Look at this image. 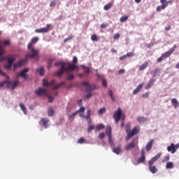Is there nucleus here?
<instances>
[{"label":"nucleus","mask_w":179,"mask_h":179,"mask_svg":"<svg viewBox=\"0 0 179 179\" xmlns=\"http://www.w3.org/2000/svg\"><path fill=\"white\" fill-rule=\"evenodd\" d=\"M37 41H38V37L32 38L31 43L27 45V48L28 50H30V52L27 54L25 59H22L14 64V71H16L17 68L23 66V65H24L27 62L28 58H34V57H37V55H38V50L31 47V45H33V44H36Z\"/></svg>","instance_id":"f257e3e1"},{"label":"nucleus","mask_w":179,"mask_h":179,"mask_svg":"<svg viewBox=\"0 0 179 179\" xmlns=\"http://www.w3.org/2000/svg\"><path fill=\"white\" fill-rule=\"evenodd\" d=\"M55 84V80H52L50 82H48L47 80H43V85L45 87H47L48 86H53L52 89L53 90H55L57 89H59L61 86H64L65 85L64 82H61L59 84Z\"/></svg>","instance_id":"f03ea898"},{"label":"nucleus","mask_w":179,"mask_h":179,"mask_svg":"<svg viewBox=\"0 0 179 179\" xmlns=\"http://www.w3.org/2000/svg\"><path fill=\"white\" fill-rule=\"evenodd\" d=\"M140 129H141L139 128V127H135L131 131H128V130H127L126 132L127 134V136H126V141L131 139L132 136L136 135V134L139 132Z\"/></svg>","instance_id":"7ed1b4c3"},{"label":"nucleus","mask_w":179,"mask_h":179,"mask_svg":"<svg viewBox=\"0 0 179 179\" xmlns=\"http://www.w3.org/2000/svg\"><path fill=\"white\" fill-rule=\"evenodd\" d=\"M160 2L162 5L157 7L158 12H160V10H164V9L169 6V4L171 5L173 3V1H167L166 0H160Z\"/></svg>","instance_id":"20e7f679"},{"label":"nucleus","mask_w":179,"mask_h":179,"mask_svg":"<svg viewBox=\"0 0 179 179\" xmlns=\"http://www.w3.org/2000/svg\"><path fill=\"white\" fill-rule=\"evenodd\" d=\"M176 50V46L173 48H171L168 52H165L163 54L159 59H158V62H162V61H164V59H166V58H169L173 52H174Z\"/></svg>","instance_id":"39448f33"},{"label":"nucleus","mask_w":179,"mask_h":179,"mask_svg":"<svg viewBox=\"0 0 179 179\" xmlns=\"http://www.w3.org/2000/svg\"><path fill=\"white\" fill-rule=\"evenodd\" d=\"M81 85L85 86L86 92H92V90H96V85L94 84H90L87 81H83Z\"/></svg>","instance_id":"423d86ee"},{"label":"nucleus","mask_w":179,"mask_h":179,"mask_svg":"<svg viewBox=\"0 0 179 179\" xmlns=\"http://www.w3.org/2000/svg\"><path fill=\"white\" fill-rule=\"evenodd\" d=\"M122 115V113L121 111V108H118L116 111H115L113 115V118L115 120V122L118 124L120 120H121V116Z\"/></svg>","instance_id":"0eeeda50"},{"label":"nucleus","mask_w":179,"mask_h":179,"mask_svg":"<svg viewBox=\"0 0 179 179\" xmlns=\"http://www.w3.org/2000/svg\"><path fill=\"white\" fill-rule=\"evenodd\" d=\"M138 146V140H133L131 143H129L125 147V150H131V149H134V148H136Z\"/></svg>","instance_id":"6e6552de"},{"label":"nucleus","mask_w":179,"mask_h":179,"mask_svg":"<svg viewBox=\"0 0 179 179\" xmlns=\"http://www.w3.org/2000/svg\"><path fill=\"white\" fill-rule=\"evenodd\" d=\"M179 148V143L174 145V143H171V145L167 147L168 152H170L172 154H174L177 152V149Z\"/></svg>","instance_id":"1a4fd4ad"},{"label":"nucleus","mask_w":179,"mask_h":179,"mask_svg":"<svg viewBox=\"0 0 179 179\" xmlns=\"http://www.w3.org/2000/svg\"><path fill=\"white\" fill-rule=\"evenodd\" d=\"M50 27H51V24H48L46 25V27L45 28L36 29L35 30V33H48V31H50Z\"/></svg>","instance_id":"9d476101"},{"label":"nucleus","mask_w":179,"mask_h":179,"mask_svg":"<svg viewBox=\"0 0 179 179\" xmlns=\"http://www.w3.org/2000/svg\"><path fill=\"white\" fill-rule=\"evenodd\" d=\"M66 72H71V71H75V69L79 70V66L73 64H69L66 67H65Z\"/></svg>","instance_id":"9b49d317"},{"label":"nucleus","mask_w":179,"mask_h":179,"mask_svg":"<svg viewBox=\"0 0 179 179\" xmlns=\"http://www.w3.org/2000/svg\"><path fill=\"white\" fill-rule=\"evenodd\" d=\"M29 72V69H24L19 74L17 75V78H23L24 79H27L28 76L26 75V73Z\"/></svg>","instance_id":"f8f14e48"},{"label":"nucleus","mask_w":179,"mask_h":179,"mask_svg":"<svg viewBox=\"0 0 179 179\" xmlns=\"http://www.w3.org/2000/svg\"><path fill=\"white\" fill-rule=\"evenodd\" d=\"M35 93L37 94V96H45L47 94V90H45V89L39 87L38 90H36Z\"/></svg>","instance_id":"ddd939ff"},{"label":"nucleus","mask_w":179,"mask_h":179,"mask_svg":"<svg viewBox=\"0 0 179 179\" xmlns=\"http://www.w3.org/2000/svg\"><path fill=\"white\" fill-rule=\"evenodd\" d=\"M66 66V64H62L61 69L55 73L56 76H62V75H64V72L66 71L65 69Z\"/></svg>","instance_id":"4468645a"},{"label":"nucleus","mask_w":179,"mask_h":179,"mask_svg":"<svg viewBox=\"0 0 179 179\" xmlns=\"http://www.w3.org/2000/svg\"><path fill=\"white\" fill-rule=\"evenodd\" d=\"M145 159H146V157L145 156V149H142L141 152V157L138 159L137 163L138 164H141V163H143V162H145Z\"/></svg>","instance_id":"2eb2a0df"},{"label":"nucleus","mask_w":179,"mask_h":179,"mask_svg":"<svg viewBox=\"0 0 179 179\" xmlns=\"http://www.w3.org/2000/svg\"><path fill=\"white\" fill-rule=\"evenodd\" d=\"M19 81L15 80L13 82L7 80V87H10L11 89H15L17 86Z\"/></svg>","instance_id":"dca6fc26"},{"label":"nucleus","mask_w":179,"mask_h":179,"mask_svg":"<svg viewBox=\"0 0 179 179\" xmlns=\"http://www.w3.org/2000/svg\"><path fill=\"white\" fill-rule=\"evenodd\" d=\"M143 85H145V83H140L137 87L133 91V94H138L141 90H142V87H143Z\"/></svg>","instance_id":"f3484780"},{"label":"nucleus","mask_w":179,"mask_h":179,"mask_svg":"<svg viewBox=\"0 0 179 179\" xmlns=\"http://www.w3.org/2000/svg\"><path fill=\"white\" fill-rule=\"evenodd\" d=\"M8 64H13V62L16 61V55H13L7 57Z\"/></svg>","instance_id":"a211bd4d"},{"label":"nucleus","mask_w":179,"mask_h":179,"mask_svg":"<svg viewBox=\"0 0 179 179\" xmlns=\"http://www.w3.org/2000/svg\"><path fill=\"white\" fill-rule=\"evenodd\" d=\"M90 113H91L90 109H87V115L85 116V119L87 121V124H89L90 125V124H92V119H90Z\"/></svg>","instance_id":"6ab92c4d"},{"label":"nucleus","mask_w":179,"mask_h":179,"mask_svg":"<svg viewBox=\"0 0 179 179\" xmlns=\"http://www.w3.org/2000/svg\"><path fill=\"white\" fill-rule=\"evenodd\" d=\"M41 122L44 127V128H48V122H50V120L47 118H42Z\"/></svg>","instance_id":"aec40b11"},{"label":"nucleus","mask_w":179,"mask_h":179,"mask_svg":"<svg viewBox=\"0 0 179 179\" xmlns=\"http://www.w3.org/2000/svg\"><path fill=\"white\" fill-rule=\"evenodd\" d=\"M153 145V140H150L145 145V150H147V152H149V150H150V149H152V146Z\"/></svg>","instance_id":"412c9836"},{"label":"nucleus","mask_w":179,"mask_h":179,"mask_svg":"<svg viewBox=\"0 0 179 179\" xmlns=\"http://www.w3.org/2000/svg\"><path fill=\"white\" fill-rule=\"evenodd\" d=\"M156 162H157V155H155L150 161H148V166H153Z\"/></svg>","instance_id":"4be33fe9"},{"label":"nucleus","mask_w":179,"mask_h":179,"mask_svg":"<svg viewBox=\"0 0 179 179\" xmlns=\"http://www.w3.org/2000/svg\"><path fill=\"white\" fill-rule=\"evenodd\" d=\"M137 121L139 122V124H143V122H146V121H148V118L139 116L137 117Z\"/></svg>","instance_id":"5701e85b"},{"label":"nucleus","mask_w":179,"mask_h":179,"mask_svg":"<svg viewBox=\"0 0 179 179\" xmlns=\"http://www.w3.org/2000/svg\"><path fill=\"white\" fill-rule=\"evenodd\" d=\"M171 104H173L175 108H178L179 107V103L178 101L176 98H173L171 100Z\"/></svg>","instance_id":"b1692460"},{"label":"nucleus","mask_w":179,"mask_h":179,"mask_svg":"<svg viewBox=\"0 0 179 179\" xmlns=\"http://www.w3.org/2000/svg\"><path fill=\"white\" fill-rule=\"evenodd\" d=\"M112 148L113 152V153H115V155H120L121 153V146H119L117 148H114V146H113Z\"/></svg>","instance_id":"393cba45"},{"label":"nucleus","mask_w":179,"mask_h":179,"mask_svg":"<svg viewBox=\"0 0 179 179\" xmlns=\"http://www.w3.org/2000/svg\"><path fill=\"white\" fill-rule=\"evenodd\" d=\"M104 128H106L104 124H100L95 127V131L96 132H99V131H101V129H104Z\"/></svg>","instance_id":"a878e982"},{"label":"nucleus","mask_w":179,"mask_h":179,"mask_svg":"<svg viewBox=\"0 0 179 179\" xmlns=\"http://www.w3.org/2000/svg\"><path fill=\"white\" fill-rule=\"evenodd\" d=\"M149 170L152 174H155L157 173V169H156V166L153 165H149Z\"/></svg>","instance_id":"bb28decb"},{"label":"nucleus","mask_w":179,"mask_h":179,"mask_svg":"<svg viewBox=\"0 0 179 179\" xmlns=\"http://www.w3.org/2000/svg\"><path fill=\"white\" fill-rule=\"evenodd\" d=\"M105 131H106L107 136H111V127L108 126V125L106 126Z\"/></svg>","instance_id":"cd10ccee"},{"label":"nucleus","mask_w":179,"mask_h":179,"mask_svg":"<svg viewBox=\"0 0 179 179\" xmlns=\"http://www.w3.org/2000/svg\"><path fill=\"white\" fill-rule=\"evenodd\" d=\"M148 65H149V63L145 62L144 64L139 66V71H143V69H146V68H148Z\"/></svg>","instance_id":"c85d7f7f"},{"label":"nucleus","mask_w":179,"mask_h":179,"mask_svg":"<svg viewBox=\"0 0 179 179\" xmlns=\"http://www.w3.org/2000/svg\"><path fill=\"white\" fill-rule=\"evenodd\" d=\"M155 83V80L152 79L149 81V83L145 86V89H150L152 85Z\"/></svg>","instance_id":"c756f323"},{"label":"nucleus","mask_w":179,"mask_h":179,"mask_svg":"<svg viewBox=\"0 0 179 179\" xmlns=\"http://www.w3.org/2000/svg\"><path fill=\"white\" fill-rule=\"evenodd\" d=\"M4 54H5V50H3V48L2 47H0V62L3 61V58L1 57Z\"/></svg>","instance_id":"7c9ffc66"},{"label":"nucleus","mask_w":179,"mask_h":179,"mask_svg":"<svg viewBox=\"0 0 179 179\" xmlns=\"http://www.w3.org/2000/svg\"><path fill=\"white\" fill-rule=\"evenodd\" d=\"M113 6V3H108L104 6L103 9L104 10H108Z\"/></svg>","instance_id":"2f4dec72"},{"label":"nucleus","mask_w":179,"mask_h":179,"mask_svg":"<svg viewBox=\"0 0 179 179\" xmlns=\"http://www.w3.org/2000/svg\"><path fill=\"white\" fill-rule=\"evenodd\" d=\"M108 94L112 100V101H115V97L114 96V95L113 94V90H109L108 91Z\"/></svg>","instance_id":"473e14b6"},{"label":"nucleus","mask_w":179,"mask_h":179,"mask_svg":"<svg viewBox=\"0 0 179 179\" xmlns=\"http://www.w3.org/2000/svg\"><path fill=\"white\" fill-rule=\"evenodd\" d=\"M20 107L21 110H22L24 114H27V110L26 109V107H24V105L23 103H20Z\"/></svg>","instance_id":"72a5a7b5"},{"label":"nucleus","mask_w":179,"mask_h":179,"mask_svg":"<svg viewBox=\"0 0 179 179\" xmlns=\"http://www.w3.org/2000/svg\"><path fill=\"white\" fill-rule=\"evenodd\" d=\"M91 40L92 41H99V38L96 34H93L91 36Z\"/></svg>","instance_id":"f704fd0d"},{"label":"nucleus","mask_w":179,"mask_h":179,"mask_svg":"<svg viewBox=\"0 0 179 179\" xmlns=\"http://www.w3.org/2000/svg\"><path fill=\"white\" fill-rule=\"evenodd\" d=\"M174 167V164L173 162H167L166 165V169H173Z\"/></svg>","instance_id":"c9c22d12"},{"label":"nucleus","mask_w":179,"mask_h":179,"mask_svg":"<svg viewBox=\"0 0 179 179\" xmlns=\"http://www.w3.org/2000/svg\"><path fill=\"white\" fill-rule=\"evenodd\" d=\"M106 108H100L99 110H98V114L99 115H101L102 114H104V113H106Z\"/></svg>","instance_id":"e433bc0d"},{"label":"nucleus","mask_w":179,"mask_h":179,"mask_svg":"<svg viewBox=\"0 0 179 179\" xmlns=\"http://www.w3.org/2000/svg\"><path fill=\"white\" fill-rule=\"evenodd\" d=\"M127 20H128V16L127 15L122 16L120 19V22H121V23H124V22H127Z\"/></svg>","instance_id":"4c0bfd02"},{"label":"nucleus","mask_w":179,"mask_h":179,"mask_svg":"<svg viewBox=\"0 0 179 179\" xmlns=\"http://www.w3.org/2000/svg\"><path fill=\"white\" fill-rule=\"evenodd\" d=\"M93 129H94V124H90L87 127V132L90 133L92 131H93Z\"/></svg>","instance_id":"58836bf2"},{"label":"nucleus","mask_w":179,"mask_h":179,"mask_svg":"<svg viewBox=\"0 0 179 179\" xmlns=\"http://www.w3.org/2000/svg\"><path fill=\"white\" fill-rule=\"evenodd\" d=\"M108 143L113 148L114 146V143L113 142V139L111 138V136H108Z\"/></svg>","instance_id":"ea45409f"},{"label":"nucleus","mask_w":179,"mask_h":179,"mask_svg":"<svg viewBox=\"0 0 179 179\" xmlns=\"http://www.w3.org/2000/svg\"><path fill=\"white\" fill-rule=\"evenodd\" d=\"M37 72H39V75H41V76H44V68L41 67L40 69L37 70Z\"/></svg>","instance_id":"a19ab883"},{"label":"nucleus","mask_w":179,"mask_h":179,"mask_svg":"<svg viewBox=\"0 0 179 179\" xmlns=\"http://www.w3.org/2000/svg\"><path fill=\"white\" fill-rule=\"evenodd\" d=\"M3 45H10V41L9 40H4L2 42Z\"/></svg>","instance_id":"79ce46f5"},{"label":"nucleus","mask_w":179,"mask_h":179,"mask_svg":"<svg viewBox=\"0 0 179 179\" xmlns=\"http://www.w3.org/2000/svg\"><path fill=\"white\" fill-rule=\"evenodd\" d=\"M48 117H52V115H54V110L52 109H49L48 112Z\"/></svg>","instance_id":"37998d69"},{"label":"nucleus","mask_w":179,"mask_h":179,"mask_svg":"<svg viewBox=\"0 0 179 179\" xmlns=\"http://www.w3.org/2000/svg\"><path fill=\"white\" fill-rule=\"evenodd\" d=\"M74 78L75 76H73V74H67V80H72V79H73Z\"/></svg>","instance_id":"c03bdc74"},{"label":"nucleus","mask_w":179,"mask_h":179,"mask_svg":"<svg viewBox=\"0 0 179 179\" xmlns=\"http://www.w3.org/2000/svg\"><path fill=\"white\" fill-rule=\"evenodd\" d=\"M169 160H170V157L166 156L165 157L163 158L162 163H166V162H169Z\"/></svg>","instance_id":"a18cd8bd"},{"label":"nucleus","mask_w":179,"mask_h":179,"mask_svg":"<svg viewBox=\"0 0 179 179\" xmlns=\"http://www.w3.org/2000/svg\"><path fill=\"white\" fill-rule=\"evenodd\" d=\"M56 5H57V1L55 0L52 1L50 3V6L51 8H54V6H55Z\"/></svg>","instance_id":"49530a36"},{"label":"nucleus","mask_w":179,"mask_h":179,"mask_svg":"<svg viewBox=\"0 0 179 179\" xmlns=\"http://www.w3.org/2000/svg\"><path fill=\"white\" fill-rule=\"evenodd\" d=\"M5 85H8V80H4L3 82L0 83V87H3V86H5Z\"/></svg>","instance_id":"de8ad7c7"},{"label":"nucleus","mask_w":179,"mask_h":179,"mask_svg":"<svg viewBox=\"0 0 179 179\" xmlns=\"http://www.w3.org/2000/svg\"><path fill=\"white\" fill-rule=\"evenodd\" d=\"M134 55H135V53H134V52H130L126 55V57L130 58L131 57H134Z\"/></svg>","instance_id":"09e8293b"},{"label":"nucleus","mask_w":179,"mask_h":179,"mask_svg":"<svg viewBox=\"0 0 179 179\" xmlns=\"http://www.w3.org/2000/svg\"><path fill=\"white\" fill-rule=\"evenodd\" d=\"M78 114V112H74L72 115H69V120H72Z\"/></svg>","instance_id":"8fccbe9b"},{"label":"nucleus","mask_w":179,"mask_h":179,"mask_svg":"<svg viewBox=\"0 0 179 179\" xmlns=\"http://www.w3.org/2000/svg\"><path fill=\"white\" fill-rule=\"evenodd\" d=\"M62 64H66V63H65V62H55V66H59V65H60L61 68H62Z\"/></svg>","instance_id":"3c124183"},{"label":"nucleus","mask_w":179,"mask_h":179,"mask_svg":"<svg viewBox=\"0 0 179 179\" xmlns=\"http://www.w3.org/2000/svg\"><path fill=\"white\" fill-rule=\"evenodd\" d=\"M104 136H106V134H104V133H100L99 135V138L103 139Z\"/></svg>","instance_id":"603ef678"},{"label":"nucleus","mask_w":179,"mask_h":179,"mask_svg":"<svg viewBox=\"0 0 179 179\" xmlns=\"http://www.w3.org/2000/svg\"><path fill=\"white\" fill-rule=\"evenodd\" d=\"M12 65H13L12 64L8 63V64L5 66V68L6 69H10V68H12Z\"/></svg>","instance_id":"864d4df0"},{"label":"nucleus","mask_w":179,"mask_h":179,"mask_svg":"<svg viewBox=\"0 0 179 179\" xmlns=\"http://www.w3.org/2000/svg\"><path fill=\"white\" fill-rule=\"evenodd\" d=\"M0 75H1V76H6V78H9L8 75H6V73H3V71L1 70V69H0Z\"/></svg>","instance_id":"5fc2aeb1"},{"label":"nucleus","mask_w":179,"mask_h":179,"mask_svg":"<svg viewBox=\"0 0 179 179\" xmlns=\"http://www.w3.org/2000/svg\"><path fill=\"white\" fill-rule=\"evenodd\" d=\"M85 142V138H80L78 141V143H83Z\"/></svg>","instance_id":"6e6d98bb"},{"label":"nucleus","mask_w":179,"mask_h":179,"mask_svg":"<svg viewBox=\"0 0 179 179\" xmlns=\"http://www.w3.org/2000/svg\"><path fill=\"white\" fill-rule=\"evenodd\" d=\"M76 62H78V58L76 57V56H74L73 57V64L75 65V64H76Z\"/></svg>","instance_id":"4d7b16f0"},{"label":"nucleus","mask_w":179,"mask_h":179,"mask_svg":"<svg viewBox=\"0 0 179 179\" xmlns=\"http://www.w3.org/2000/svg\"><path fill=\"white\" fill-rule=\"evenodd\" d=\"M142 97H143L144 99H148V97H149V92H145V94H143L142 95Z\"/></svg>","instance_id":"13d9d810"},{"label":"nucleus","mask_w":179,"mask_h":179,"mask_svg":"<svg viewBox=\"0 0 179 179\" xmlns=\"http://www.w3.org/2000/svg\"><path fill=\"white\" fill-rule=\"evenodd\" d=\"M102 85H103V87H107V81L106 80H103Z\"/></svg>","instance_id":"bf43d9fd"},{"label":"nucleus","mask_w":179,"mask_h":179,"mask_svg":"<svg viewBox=\"0 0 179 179\" xmlns=\"http://www.w3.org/2000/svg\"><path fill=\"white\" fill-rule=\"evenodd\" d=\"M106 27H108V24H102L101 25V29H106Z\"/></svg>","instance_id":"052dcab7"},{"label":"nucleus","mask_w":179,"mask_h":179,"mask_svg":"<svg viewBox=\"0 0 179 179\" xmlns=\"http://www.w3.org/2000/svg\"><path fill=\"white\" fill-rule=\"evenodd\" d=\"M114 40L120 38V34H115L113 36Z\"/></svg>","instance_id":"680f3d73"},{"label":"nucleus","mask_w":179,"mask_h":179,"mask_svg":"<svg viewBox=\"0 0 179 179\" xmlns=\"http://www.w3.org/2000/svg\"><path fill=\"white\" fill-rule=\"evenodd\" d=\"M83 111H85V107L82 106L76 113H82Z\"/></svg>","instance_id":"e2e57ef3"},{"label":"nucleus","mask_w":179,"mask_h":179,"mask_svg":"<svg viewBox=\"0 0 179 179\" xmlns=\"http://www.w3.org/2000/svg\"><path fill=\"white\" fill-rule=\"evenodd\" d=\"M72 36H69L64 40V43H66L67 41H69V40H72Z\"/></svg>","instance_id":"0e129e2a"},{"label":"nucleus","mask_w":179,"mask_h":179,"mask_svg":"<svg viewBox=\"0 0 179 179\" xmlns=\"http://www.w3.org/2000/svg\"><path fill=\"white\" fill-rule=\"evenodd\" d=\"M52 101H54V97L48 96V102L49 103H52Z\"/></svg>","instance_id":"69168bd1"},{"label":"nucleus","mask_w":179,"mask_h":179,"mask_svg":"<svg viewBox=\"0 0 179 179\" xmlns=\"http://www.w3.org/2000/svg\"><path fill=\"white\" fill-rule=\"evenodd\" d=\"M171 29V25H167L166 27H165V30L166 31H169V30Z\"/></svg>","instance_id":"338daca9"},{"label":"nucleus","mask_w":179,"mask_h":179,"mask_svg":"<svg viewBox=\"0 0 179 179\" xmlns=\"http://www.w3.org/2000/svg\"><path fill=\"white\" fill-rule=\"evenodd\" d=\"M125 58H127V55H124L123 56H121L119 59L120 61H122V59H125Z\"/></svg>","instance_id":"774afa93"}]
</instances>
